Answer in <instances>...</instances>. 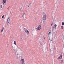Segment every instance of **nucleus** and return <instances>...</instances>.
<instances>
[{
  "label": "nucleus",
  "mask_w": 64,
  "mask_h": 64,
  "mask_svg": "<svg viewBox=\"0 0 64 64\" xmlns=\"http://www.w3.org/2000/svg\"><path fill=\"white\" fill-rule=\"evenodd\" d=\"M43 19L44 21H46V14L45 13L43 12Z\"/></svg>",
  "instance_id": "f257e3e1"
},
{
  "label": "nucleus",
  "mask_w": 64,
  "mask_h": 64,
  "mask_svg": "<svg viewBox=\"0 0 64 64\" xmlns=\"http://www.w3.org/2000/svg\"><path fill=\"white\" fill-rule=\"evenodd\" d=\"M10 17H9L8 19V22H7V24H9L10 23Z\"/></svg>",
  "instance_id": "f03ea898"
},
{
  "label": "nucleus",
  "mask_w": 64,
  "mask_h": 64,
  "mask_svg": "<svg viewBox=\"0 0 64 64\" xmlns=\"http://www.w3.org/2000/svg\"><path fill=\"white\" fill-rule=\"evenodd\" d=\"M56 27H57V25H56V24H55L53 28V29L52 32H54V33H55V32H54L53 31V30H54V29H56Z\"/></svg>",
  "instance_id": "7ed1b4c3"
},
{
  "label": "nucleus",
  "mask_w": 64,
  "mask_h": 64,
  "mask_svg": "<svg viewBox=\"0 0 64 64\" xmlns=\"http://www.w3.org/2000/svg\"><path fill=\"white\" fill-rule=\"evenodd\" d=\"M41 28V25H39L38 27H37L36 28V29L38 30H40L41 29V28Z\"/></svg>",
  "instance_id": "20e7f679"
},
{
  "label": "nucleus",
  "mask_w": 64,
  "mask_h": 64,
  "mask_svg": "<svg viewBox=\"0 0 64 64\" xmlns=\"http://www.w3.org/2000/svg\"><path fill=\"white\" fill-rule=\"evenodd\" d=\"M26 28H24L23 27H21L20 28V30L21 31H23V30H25Z\"/></svg>",
  "instance_id": "39448f33"
},
{
  "label": "nucleus",
  "mask_w": 64,
  "mask_h": 64,
  "mask_svg": "<svg viewBox=\"0 0 64 64\" xmlns=\"http://www.w3.org/2000/svg\"><path fill=\"white\" fill-rule=\"evenodd\" d=\"M25 32H26V33H27V34H29V31H28V30H25Z\"/></svg>",
  "instance_id": "423d86ee"
},
{
  "label": "nucleus",
  "mask_w": 64,
  "mask_h": 64,
  "mask_svg": "<svg viewBox=\"0 0 64 64\" xmlns=\"http://www.w3.org/2000/svg\"><path fill=\"white\" fill-rule=\"evenodd\" d=\"M63 56L62 55L61 56H59L58 58V59H62V56Z\"/></svg>",
  "instance_id": "0eeeda50"
},
{
  "label": "nucleus",
  "mask_w": 64,
  "mask_h": 64,
  "mask_svg": "<svg viewBox=\"0 0 64 64\" xmlns=\"http://www.w3.org/2000/svg\"><path fill=\"white\" fill-rule=\"evenodd\" d=\"M6 2V0H2L3 4H5Z\"/></svg>",
  "instance_id": "6e6552de"
},
{
  "label": "nucleus",
  "mask_w": 64,
  "mask_h": 64,
  "mask_svg": "<svg viewBox=\"0 0 64 64\" xmlns=\"http://www.w3.org/2000/svg\"><path fill=\"white\" fill-rule=\"evenodd\" d=\"M21 60H22V63H24L25 62V61L24 60V59H22Z\"/></svg>",
  "instance_id": "1a4fd4ad"
},
{
  "label": "nucleus",
  "mask_w": 64,
  "mask_h": 64,
  "mask_svg": "<svg viewBox=\"0 0 64 64\" xmlns=\"http://www.w3.org/2000/svg\"><path fill=\"white\" fill-rule=\"evenodd\" d=\"M51 34V31L50 30L48 33V35H50V34Z\"/></svg>",
  "instance_id": "9d476101"
},
{
  "label": "nucleus",
  "mask_w": 64,
  "mask_h": 64,
  "mask_svg": "<svg viewBox=\"0 0 64 64\" xmlns=\"http://www.w3.org/2000/svg\"><path fill=\"white\" fill-rule=\"evenodd\" d=\"M4 27L3 26L2 30H1V32H3V30H4Z\"/></svg>",
  "instance_id": "9b49d317"
},
{
  "label": "nucleus",
  "mask_w": 64,
  "mask_h": 64,
  "mask_svg": "<svg viewBox=\"0 0 64 64\" xmlns=\"http://www.w3.org/2000/svg\"><path fill=\"white\" fill-rule=\"evenodd\" d=\"M23 14L24 15V16H23L24 19V20L25 19V18H24V15H25V12L23 13Z\"/></svg>",
  "instance_id": "f8f14e48"
},
{
  "label": "nucleus",
  "mask_w": 64,
  "mask_h": 64,
  "mask_svg": "<svg viewBox=\"0 0 64 64\" xmlns=\"http://www.w3.org/2000/svg\"><path fill=\"white\" fill-rule=\"evenodd\" d=\"M63 62V60H61V62H60V64H62V62Z\"/></svg>",
  "instance_id": "ddd939ff"
},
{
  "label": "nucleus",
  "mask_w": 64,
  "mask_h": 64,
  "mask_svg": "<svg viewBox=\"0 0 64 64\" xmlns=\"http://www.w3.org/2000/svg\"><path fill=\"white\" fill-rule=\"evenodd\" d=\"M14 44H15V45L16 44V41H14Z\"/></svg>",
  "instance_id": "4468645a"
},
{
  "label": "nucleus",
  "mask_w": 64,
  "mask_h": 64,
  "mask_svg": "<svg viewBox=\"0 0 64 64\" xmlns=\"http://www.w3.org/2000/svg\"><path fill=\"white\" fill-rule=\"evenodd\" d=\"M61 28H62V29H63V26H62L61 27Z\"/></svg>",
  "instance_id": "2eb2a0df"
},
{
  "label": "nucleus",
  "mask_w": 64,
  "mask_h": 64,
  "mask_svg": "<svg viewBox=\"0 0 64 64\" xmlns=\"http://www.w3.org/2000/svg\"><path fill=\"white\" fill-rule=\"evenodd\" d=\"M49 40H50V41H52V39L50 38H49Z\"/></svg>",
  "instance_id": "dca6fc26"
},
{
  "label": "nucleus",
  "mask_w": 64,
  "mask_h": 64,
  "mask_svg": "<svg viewBox=\"0 0 64 64\" xmlns=\"http://www.w3.org/2000/svg\"><path fill=\"white\" fill-rule=\"evenodd\" d=\"M64 25V22H62V25Z\"/></svg>",
  "instance_id": "f3484780"
},
{
  "label": "nucleus",
  "mask_w": 64,
  "mask_h": 64,
  "mask_svg": "<svg viewBox=\"0 0 64 64\" xmlns=\"http://www.w3.org/2000/svg\"><path fill=\"white\" fill-rule=\"evenodd\" d=\"M4 16L3 15L2 16V18H4Z\"/></svg>",
  "instance_id": "a211bd4d"
},
{
  "label": "nucleus",
  "mask_w": 64,
  "mask_h": 64,
  "mask_svg": "<svg viewBox=\"0 0 64 64\" xmlns=\"http://www.w3.org/2000/svg\"><path fill=\"white\" fill-rule=\"evenodd\" d=\"M0 8H1L2 7V5H1L0 6Z\"/></svg>",
  "instance_id": "6ab92c4d"
},
{
  "label": "nucleus",
  "mask_w": 64,
  "mask_h": 64,
  "mask_svg": "<svg viewBox=\"0 0 64 64\" xmlns=\"http://www.w3.org/2000/svg\"><path fill=\"white\" fill-rule=\"evenodd\" d=\"M36 19H37V18H34V20H36Z\"/></svg>",
  "instance_id": "aec40b11"
},
{
  "label": "nucleus",
  "mask_w": 64,
  "mask_h": 64,
  "mask_svg": "<svg viewBox=\"0 0 64 64\" xmlns=\"http://www.w3.org/2000/svg\"><path fill=\"white\" fill-rule=\"evenodd\" d=\"M53 25V24H51V26H52V25Z\"/></svg>",
  "instance_id": "412c9836"
},
{
  "label": "nucleus",
  "mask_w": 64,
  "mask_h": 64,
  "mask_svg": "<svg viewBox=\"0 0 64 64\" xmlns=\"http://www.w3.org/2000/svg\"><path fill=\"white\" fill-rule=\"evenodd\" d=\"M42 20H42V21H41V23L42 22Z\"/></svg>",
  "instance_id": "4be33fe9"
},
{
  "label": "nucleus",
  "mask_w": 64,
  "mask_h": 64,
  "mask_svg": "<svg viewBox=\"0 0 64 64\" xmlns=\"http://www.w3.org/2000/svg\"><path fill=\"white\" fill-rule=\"evenodd\" d=\"M23 39V38H21V40H22Z\"/></svg>",
  "instance_id": "5701e85b"
},
{
  "label": "nucleus",
  "mask_w": 64,
  "mask_h": 64,
  "mask_svg": "<svg viewBox=\"0 0 64 64\" xmlns=\"http://www.w3.org/2000/svg\"><path fill=\"white\" fill-rule=\"evenodd\" d=\"M56 50V49H57V47H56L55 48Z\"/></svg>",
  "instance_id": "b1692460"
},
{
  "label": "nucleus",
  "mask_w": 64,
  "mask_h": 64,
  "mask_svg": "<svg viewBox=\"0 0 64 64\" xmlns=\"http://www.w3.org/2000/svg\"><path fill=\"white\" fill-rule=\"evenodd\" d=\"M30 6V5H29V6H28V7H29Z\"/></svg>",
  "instance_id": "393cba45"
},
{
  "label": "nucleus",
  "mask_w": 64,
  "mask_h": 64,
  "mask_svg": "<svg viewBox=\"0 0 64 64\" xmlns=\"http://www.w3.org/2000/svg\"><path fill=\"white\" fill-rule=\"evenodd\" d=\"M15 48H14V50H16V49Z\"/></svg>",
  "instance_id": "a878e982"
},
{
  "label": "nucleus",
  "mask_w": 64,
  "mask_h": 64,
  "mask_svg": "<svg viewBox=\"0 0 64 64\" xmlns=\"http://www.w3.org/2000/svg\"><path fill=\"white\" fill-rule=\"evenodd\" d=\"M21 64H23V63H21Z\"/></svg>",
  "instance_id": "bb28decb"
},
{
  "label": "nucleus",
  "mask_w": 64,
  "mask_h": 64,
  "mask_svg": "<svg viewBox=\"0 0 64 64\" xmlns=\"http://www.w3.org/2000/svg\"><path fill=\"white\" fill-rule=\"evenodd\" d=\"M45 39V37L44 38V39Z\"/></svg>",
  "instance_id": "cd10ccee"
},
{
  "label": "nucleus",
  "mask_w": 64,
  "mask_h": 64,
  "mask_svg": "<svg viewBox=\"0 0 64 64\" xmlns=\"http://www.w3.org/2000/svg\"><path fill=\"white\" fill-rule=\"evenodd\" d=\"M23 64H24V63H23Z\"/></svg>",
  "instance_id": "c85d7f7f"
},
{
  "label": "nucleus",
  "mask_w": 64,
  "mask_h": 64,
  "mask_svg": "<svg viewBox=\"0 0 64 64\" xmlns=\"http://www.w3.org/2000/svg\"><path fill=\"white\" fill-rule=\"evenodd\" d=\"M63 38H64V36L63 37Z\"/></svg>",
  "instance_id": "c756f323"
}]
</instances>
